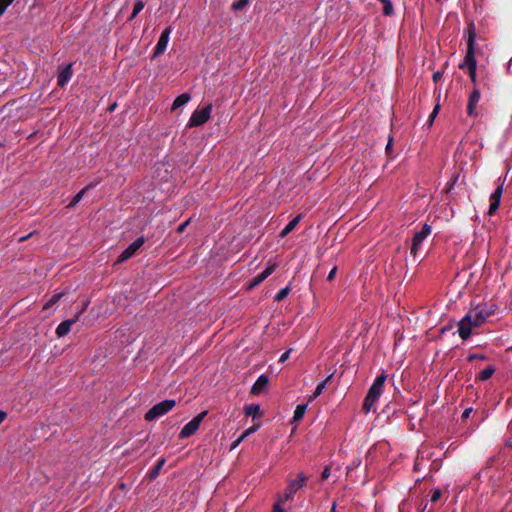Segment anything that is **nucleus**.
<instances>
[{
  "label": "nucleus",
  "instance_id": "obj_24",
  "mask_svg": "<svg viewBox=\"0 0 512 512\" xmlns=\"http://www.w3.org/2000/svg\"><path fill=\"white\" fill-rule=\"evenodd\" d=\"M164 464H165V458H161L156 463V465L152 469H150L149 474H148L149 478L155 479L159 475L160 470L162 469Z\"/></svg>",
  "mask_w": 512,
  "mask_h": 512
},
{
  "label": "nucleus",
  "instance_id": "obj_14",
  "mask_svg": "<svg viewBox=\"0 0 512 512\" xmlns=\"http://www.w3.org/2000/svg\"><path fill=\"white\" fill-rule=\"evenodd\" d=\"M170 33L171 27H167L165 30H163L154 48L153 57H157L158 55L163 54L165 52L169 42Z\"/></svg>",
  "mask_w": 512,
  "mask_h": 512
},
{
  "label": "nucleus",
  "instance_id": "obj_37",
  "mask_svg": "<svg viewBox=\"0 0 512 512\" xmlns=\"http://www.w3.org/2000/svg\"><path fill=\"white\" fill-rule=\"evenodd\" d=\"M330 477V467L326 466L321 473L322 480H327Z\"/></svg>",
  "mask_w": 512,
  "mask_h": 512
},
{
  "label": "nucleus",
  "instance_id": "obj_25",
  "mask_svg": "<svg viewBox=\"0 0 512 512\" xmlns=\"http://www.w3.org/2000/svg\"><path fill=\"white\" fill-rule=\"evenodd\" d=\"M244 413L246 416L256 417L260 414V406L258 404H250L245 406Z\"/></svg>",
  "mask_w": 512,
  "mask_h": 512
},
{
  "label": "nucleus",
  "instance_id": "obj_33",
  "mask_svg": "<svg viewBox=\"0 0 512 512\" xmlns=\"http://www.w3.org/2000/svg\"><path fill=\"white\" fill-rule=\"evenodd\" d=\"M14 0H0V16H2L6 9L12 4Z\"/></svg>",
  "mask_w": 512,
  "mask_h": 512
},
{
  "label": "nucleus",
  "instance_id": "obj_40",
  "mask_svg": "<svg viewBox=\"0 0 512 512\" xmlns=\"http://www.w3.org/2000/svg\"><path fill=\"white\" fill-rule=\"evenodd\" d=\"M247 436V433H243L233 444H232V447L231 449H234L235 447H237L244 439L245 437Z\"/></svg>",
  "mask_w": 512,
  "mask_h": 512
},
{
  "label": "nucleus",
  "instance_id": "obj_41",
  "mask_svg": "<svg viewBox=\"0 0 512 512\" xmlns=\"http://www.w3.org/2000/svg\"><path fill=\"white\" fill-rule=\"evenodd\" d=\"M442 77H443V72H442V71H436V72L433 74V80H434V82H438Z\"/></svg>",
  "mask_w": 512,
  "mask_h": 512
},
{
  "label": "nucleus",
  "instance_id": "obj_1",
  "mask_svg": "<svg viewBox=\"0 0 512 512\" xmlns=\"http://www.w3.org/2000/svg\"><path fill=\"white\" fill-rule=\"evenodd\" d=\"M467 51L462 63L459 64L460 70L467 69L471 82L476 86L477 83V60L475 57L476 28L473 22L468 24L467 28Z\"/></svg>",
  "mask_w": 512,
  "mask_h": 512
},
{
  "label": "nucleus",
  "instance_id": "obj_50",
  "mask_svg": "<svg viewBox=\"0 0 512 512\" xmlns=\"http://www.w3.org/2000/svg\"><path fill=\"white\" fill-rule=\"evenodd\" d=\"M115 107H116V104H113V105L110 107V111H113Z\"/></svg>",
  "mask_w": 512,
  "mask_h": 512
},
{
  "label": "nucleus",
  "instance_id": "obj_45",
  "mask_svg": "<svg viewBox=\"0 0 512 512\" xmlns=\"http://www.w3.org/2000/svg\"><path fill=\"white\" fill-rule=\"evenodd\" d=\"M33 234L30 233L29 235H26V236H23V237H20L19 238V242H24L26 241L28 238H30Z\"/></svg>",
  "mask_w": 512,
  "mask_h": 512
},
{
  "label": "nucleus",
  "instance_id": "obj_44",
  "mask_svg": "<svg viewBox=\"0 0 512 512\" xmlns=\"http://www.w3.org/2000/svg\"><path fill=\"white\" fill-rule=\"evenodd\" d=\"M274 512H284V510L281 507L280 503H275V505H274Z\"/></svg>",
  "mask_w": 512,
  "mask_h": 512
},
{
  "label": "nucleus",
  "instance_id": "obj_3",
  "mask_svg": "<svg viewBox=\"0 0 512 512\" xmlns=\"http://www.w3.org/2000/svg\"><path fill=\"white\" fill-rule=\"evenodd\" d=\"M176 405V401L173 399H167L155 404L152 408H150L144 416L146 421H154L161 416L167 414L170 410H172Z\"/></svg>",
  "mask_w": 512,
  "mask_h": 512
},
{
  "label": "nucleus",
  "instance_id": "obj_6",
  "mask_svg": "<svg viewBox=\"0 0 512 512\" xmlns=\"http://www.w3.org/2000/svg\"><path fill=\"white\" fill-rule=\"evenodd\" d=\"M207 411H202L197 416H195L192 420H190L180 431L179 438L185 439L193 435L198 429L201 422L204 420L207 415Z\"/></svg>",
  "mask_w": 512,
  "mask_h": 512
},
{
  "label": "nucleus",
  "instance_id": "obj_21",
  "mask_svg": "<svg viewBox=\"0 0 512 512\" xmlns=\"http://www.w3.org/2000/svg\"><path fill=\"white\" fill-rule=\"evenodd\" d=\"M495 367L493 365L487 366L476 375L477 381H487L495 373Z\"/></svg>",
  "mask_w": 512,
  "mask_h": 512
},
{
  "label": "nucleus",
  "instance_id": "obj_42",
  "mask_svg": "<svg viewBox=\"0 0 512 512\" xmlns=\"http://www.w3.org/2000/svg\"><path fill=\"white\" fill-rule=\"evenodd\" d=\"M336 272H337V267H334L328 274L327 276V280L328 281H332L336 275Z\"/></svg>",
  "mask_w": 512,
  "mask_h": 512
},
{
  "label": "nucleus",
  "instance_id": "obj_30",
  "mask_svg": "<svg viewBox=\"0 0 512 512\" xmlns=\"http://www.w3.org/2000/svg\"><path fill=\"white\" fill-rule=\"evenodd\" d=\"M376 401L377 400L371 399L369 396L366 395L364 402H363V411L365 413H368L372 409V407Z\"/></svg>",
  "mask_w": 512,
  "mask_h": 512
},
{
  "label": "nucleus",
  "instance_id": "obj_43",
  "mask_svg": "<svg viewBox=\"0 0 512 512\" xmlns=\"http://www.w3.org/2000/svg\"><path fill=\"white\" fill-rule=\"evenodd\" d=\"M7 417V412H5L4 410H0V424L6 419Z\"/></svg>",
  "mask_w": 512,
  "mask_h": 512
},
{
  "label": "nucleus",
  "instance_id": "obj_19",
  "mask_svg": "<svg viewBox=\"0 0 512 512\" xmlns=\"http://www.w3.org/2000/svg\"><path fill=\"white\" fill-rule=\"evenodd\" d=\"M190 99H191V96H190L189 93H182L181 95L176 97V99L173 101V104L171 106V110L172 111L177 110L181 106H183L186 103H188L190 101Z\"/></svg>",
  "mask_w": 512,
  "mask_h": 512
},
{
  "label": "nucleus",
  "instance_id": "obj_46",
  "mask_svg": "<svg viewBox=\"0 0 512 512\" xmlns=\"http://www.w3.org/2000/svg\"><path fill=\"white\" fill-rule=\"evenodd\" d=\"M257 429V427H250L249 429H247L244 433H247V436L250 434V433H253L255 432Z\"/></svg>",
  "mask_w": 512,
  "mask_h": 512
},
{
  "label": "nucleus",
  "instance_id": "obj_20",
  "mask_svg": "<svg viewBox=\"0 0 512 512\" xmlns=\"http://www.w3.org/2000/svg\"><path fill=\"white\" fill-rule=\"evenodd\" d=\"M333 377V374L329 375L325 380H323L322 382H320L315 391L313 392L312 395L309 396V399L308 401L309 402H312L313 400H315L318 396L321 395V393L323 392V390L325 389L327 383L332 379Z\"/></svg>",
  "mask_w": 512,
  "mask_h": 512
},
{
  "label": "nucleus",
  "instance_id": "obj_5",
  "mask_svg": "<svg viewBox=\"0 0 512 512\" xmlns=\"http://www.w3.org/2000/svg\"><path fill=\"white\" fill-rule=\"evenodd\" d=\"M211 112H212V104H207L202 109H196L192 113V115L189 119L188 126L189 127H198V126L203 125L204 123H206L209 120V118L211 116Z\"/></svg>",
  "mask_w": 512,
  "mask_h": 512
},
{
  "label": "nucleus",
  "instance_id": "obj_48",
  "mask_svg": "<svg viewBox=\"0 0 512 512\" xmlns=\"http://www.w3.org/2000/svg\"><path fill=\"white\" fill-rule=\"evenodd\" d=\"M136 16H137V15H134V11H132V13H131V15H130V17H129V19H128V20H130V21H131V20H133Z\"/></svg>",
  "mask_w": 512,
  "mask_h": 512
},
{
  "label": "nucleus",
  "instance_id": "obj_27",
  "mask_svg": "<svg viewBox=\"0 0 512 512\" xmlns=\"http://www.w3.org/2000/svg\"><path fill=\"white\" fill-rule=\"evenodd\" d=\"M289 292H290V287H289V286H286V287H284V288L280 289V290L276 293V295L274 296V301H276V302H281V301H283V300L287 297V295L289 294Z\"/></svg>",
  "mask_w": 512,
  "mask_h": 512
},
{
  "label": "nucleus",
  "instance_id": "obj_2",
  "mask_svg": "<svg viewBox=\"0 0 512 512\" xmlns=\"http://www.w3.org/2000/svg\"><path fill=\"white\" fill-rule=\"evenodd\" d=\"M307 479L308 477L303 472H300L298 473L296 479L289 480L283 497H280L277 503L282 505L286 501L292 500L297 491H299L305 485Z\"/></svg>",
  "mask_w": 512,
  "mask_h": 512
},
{
  "label": "nucleus",
  "instance_id": "obj_26",
  "mask_svg": "<svg viewBox=\"0 0 512 512\" xmlns=\"http://www.w3.org/2000/svg\"><path fill=\"white\" fill-rule=\"evenodd\" d=\"M383 4V15L392 16L394 14V7L391 0H379Z\"/></svg>",
  "mask_w": 512,
  "mask_h": 512
},
{
  "label": "nucleus",
  "instance_id": "obj_34",
  "mask_svg": "<svg viewBox=\"0 0 512 512\" xmlns=\"http://www.w3.org/2000/svg\"><path fill=\"white\" fill-rule=\"evenodd\" d=\"M439 110H440V105L436 104V106L434 107L433 111L429 115V118H428L429 125H432V123H433L434 119L436 118Z\"/></svg>",
  "mask_w": 512,
  "mask_h": 512
},
{
  "label": "nucleus",
  "instance_id": "obj_23",
  "mask_svg": "<svg viewBox=\"0 0 512 512\" xmlns=\"http://www.w3.org/2000/svg\"><path fill=\"white\" fill-rule=\"evenodd\" d=\"M306 409H307V404H299L296 406V409L294 410V415H293V422H298L300 421L305 412H306Z\"/></svg>",
  "mask_w": 512,
  "mask_h": 512
},
{
  "label": "nucleus",
  "instance_id": "obj_47",
  "mask_svg": "<svg viewBox=\"0 0 512 512\" xmlns=\"http://www.w3.org/2000/svg\"><path fill=\"white\" fill-rule=\"evenodd\" d=\"M392 146V139L390 138L388 144L386 145V151L389 152Z\"/></svg>",
  "mask_w": 512,
  "mask_h": 512
},
{
  "label": "nucleus",
  "instance_id": "obj_28",
  "mask_svg": "<svg viewBox=\"0 0 512 512\" xmlns=\"http://www.w3.org/2000/svg\"><path fill=\"white\" fill-rule=\"evenodd\" d=\"M64 295L63 292H59V293H56L54 294L47 302L46 304L44 305V309H49L51 308L53 305H55L61 298L62 296Z\"/></svg>",
  "mask_w": 512,
  "mask_h": 512
},
{
  "label": "nucleus",
  "instance_id": "obj_9",
  "mask_svg": "<svg viewBox=\"0 0 512 512\" xmlns=\"http://www.w3.org/2000/svg\"><path fill=\"white\" fill-rule=\"evenodd\" d=\"M145 240L143 237L137 238L135 241H133L117 258V263H122L131 257H133L136 252L141 248V246L144 244Z\"/></svg>",
  "mask_w": 512,
  "mask_h": 512
},
{
  "label": "nucleus",
  "instance_id": "obj_4",
  "mask_svg": "<svg viewBox=\"0 0 512 512\" xmlns=\"http://www.w3.org/2000/svg\"><path fill=\"white\" fill-rule=\"evenodd\" d=\"M496 306L494 304H478L468 312L472 316L476 325L481 326L491 315L494 314Z\"/></svg>",
  "mask_w": 512,
  "mask_h": 512
},
{
  "label": "nucleus",
  "instance_id": "obj_18",
  "mask_svg": "<svg viewBox=\"0 0 512 512\" xmlns=\"http://www.w3.org/2000/svg\"><path fill=\"white\" fill-rule=\"evenodd\" d=\"M97 185V182H91L87 186H85L82 190H80L69 202L67 205L68 209L74 208L84 197V195L87 193L88 190L94 188Z\"/></svg>",
  "mask_w": 512,
  "mask_h": 512
},
{
  "label": "nucleus",
  "instance_id": "obj_15",
  "mask_svg": "<svg viewBox=\"0 0 512 512\" xmlns=\"http://www.w3.org/2000/svg\"><path fill=\"white\" fill-rule=\"evenodd\" d=\"M269 384V377L265 374H262L258 377L255 383L252 385L250 393L252 395H259L264 392Z\"/></svg>",
  "mask_w": 512,
  "mask_h": 512
},
{
  "label": "nucleus",
  "instance_id": "obj_11",
  "mask_svg": "<svg viewBox=\"0 0 512 512\" xmlns=\"http://www.w3.org/2000/svg\"><path fill=\"white\" fill-rule=\"evenodd\" d=\"M277 268L276 263L269 262L265 270L255 276L248 284V289L251 290L262 283L268 276H270Z\"/></svg>",
  "mask_w": 512,
  "mask_h": 512
},
{
  "label": "nucleus",
  "instance_id": "obj_36",
  "mask_svg": "<svg viewBox=\"0 0 512 512\" xmlns=\"http://www.w3.org/2000/svg\"><path fill=\"white\" fill-rule=\"evenodd\" d=\"M190 221H191V219H188L185 222L181 223L177 228V232L183 233L185 231L186 227L189 225Z\"/></svg>",
  "mask_w": 512,
  "mask_h": 512
},
{
  "label": "nucleus",
  "instance_id": "obj_38",
  "mask_svg": "<svg viewBox=\"0 0 512 512\" xmlns=\"http://www.w3.org/2000/svg\"><path fill=\"white\" fill-rule=\"evenodd\" d=\"M292 351V349H289L287 351H285L279 358V362L280 363H284L286 360H288L289 356H290V352Z\"/></svg>",
  "mask_w": 512,
  "mask_h": 512
},
{
  "label": "nucleus",
  "instance_id": "obj_29",
  "mask_svg": "<svg viewBox=\"0 0 512 512\" xmlns=\"http://www.w3.org/2000/svg\"><path fill=\"white\" fill-rule=\"evenodd\" d=\"M249 4V0H238L231 5L233 11H240Z\"/></svg>",
  "mask_w": 512,
  "mask_h": 512
},
{
  "label": "nucleus",
  "instance_id": "obj_31",
  "mask_svg": "<svg viewBox=\"0 0 512 512\" xmlns=\"http://www.w3.org/2000/svg\"><path fill=\"white\" fill-rule=\"evenodd\" d=\"M442 496V491L440 489H434L431 491L430 501L432 503H436L440 500Z\"/></svg>",
  "mask_w": 512,
  "mask_h": 512
},
{
  "label": "nucleus",
  "instance_id": "obj_17",
  "mask_svg": "<svg viewBox=\"0 0 512 512\" xmlns=\"http://www.w3.org/2000/svg\"><path fill=\"white\" fill-rule=\"evenodd\" d=\"M79 315L80 313L73 319H67L65 321H62L56 328V334L57 336L60 338V337H64L66 336L70 330H71V327L74 323H76V321L78 320L79 318Z\"/></svg>",
  "mask_w": 512,
  "mask_h": 512
},
{
  "label": "nucleus",
  "instance_id": "obj_35",
  "mask_svg": "<svg viewBox=\"0 0 512 512\" xmlns=\"http://www.w3.org/2000/svg\"><path fill=\"white\" fill-rule=\"evenodd\" d=\"M487 357L483 354H470L468 357H467V360L469 362H472L474 360H485Z\"/></svg>",
  "mask_w": 512,
  "mask_h": 512
},
{
  "label": "nucleus",
  "instance_id": "obj_8",
  "mask_svg": "<svg viewBox=\"0 0 512 512\" xmlns=\"http://www.w3.org/2000/svg\"><path fill=\"white\" fill-rule=\"evenodd\" d=\"M432 232V228L429 224L425 223L422 226V229L418 232H416L412 238V243L410 247V253L413 256H416L418 253V250L420 249L422 242L429 236Z\"/></svg>",
  "mask_w": 512,
  "mask_h": 512
},
{
  "label": "nucleus",
  "instance_id": "obj_10",
  "mask_svg": "<svg viewBox=\"0 0 512 512\" xmlns=\"http://www.w3.org/2000/svg\"><path fill=\"white\" fill-rule=\"evenodd\" d=\"M386 378H387L386 375L383 373L378 375L375 378L371 387L369 388L367 396H369L371 399L377 400L383 392V387H384Z\"/></svg>",
  "mask_w": 512,
  "mask_h": 512
},
{
  "label": "nucleus",
  "instance_id": "obj_22",
  "mask_svg": "<svg viewBox=\"0 0 512 512\" xmlns=\"http://www.w3.org/2000/svg\"><path fill=\"white\" fill-rule=\"evenodd\" d=\"M301 220V215H297L295 218H293L284 228L283 230L280 232V236L281 237H285L286 235H288L290 232H292L294 230V228L297 226V224L300 222Z\"/></svg>",
  "mask_w": 512,
  "mask_h": 512
},
{
  "label": "nucleus",
  "instance_id": "obj_39",
  "mask_svg": "<svg viewBox=\"0 0 512 512\" xmlns=\"http://www.w3.org/2000/svg\"><path fill=\"white\" fill-rule=\"evenodd\" d=\"M472 411H473V409H472L471 407L466 408V409L463 411L461 418H462L463 420L468 419V418L470 417V415H471Z\"/></svg>",
  "mask_w": 512,
  "mask_h": 512
},
{
  "label": "nucleus",
  "instance_id": "obj_12",
  "mask_svg": "<svg viewBox=\"0 0 512 512\" xmlns=\"http://www.w3.org/2000/svg\"><path fill=\"white\" fill-rule=\"evenodd\" d=\"M481 99L480 90L474 86L472 92L469 95L468 103H467V114L471 117L477 116L476 107Z\"/></svg>",
  "mask_w": 512,
  "mask_h": 512
},
{
  "label": "nucleus",
  "instance_id": "obj_49",
  "mask_svg": "<svg viewBox=\"0 0 512 512\" xmlns=\"http://www.w3.org/2000/svg\"><path fill=\"white\" fill-rule=\"evenodd\" d=\"M330 512H336V503L334 502Z\"/></svg>",
  "mask_w": 512,
  "mask_h": 512
},
{
  "label": "nucleus",
  "instance_id": "obj_13",
  "mask_svg": "<svg viewBox=\"0 0 512 512\" xmlns=\"http://www.w3.org/2000/svg\"><path fill=\"white\" fill-rule=\"evenodd\" d=\"M502 194H503V183H500L490 196V199H489L490 205H489L488 215L492 216L496 213V211L499 208L500 202H501Z\"/></svg>",
  "mask_w": 512,
  "mask_h": 512
},
{
  "label": "nucleus",
  "instance_id": "obj_32",
  "mask_svg": "<svg viewBox=\"0 0 512 512\" xmlns=\"http://www.w3.org/2000/svg\"><path fill=\"white\" fill-rule=\"evenodd\" d=\"M144 6L145 3L142 0H136L133 7L134 15H138L143 10Z\"/></svg>",
  "mask_w": 512,
  "mask_h": 512
},
{
  "label": "nucleus",
  "instance_id": "obj_16",
  "mask_svg": "<svg viewBox=\"0 0 512 512\" xmlns=\"http://www.w3.org/2000/svg\"><path fill=\"white\" fill-rule=\"evenodd\" d=\"M73 75L72 64L65 65L57 75V84L59 87H64Z\"/></svg>",
  "mask_w": 512,
  "mask_h": 512
},
{
  "label": "nucleus",
  "instance_id": "obj_7",
  "mask_svg": "<svg viewBox=\"0 0 512 512\" xmlns=\"http://www.w3.org/2000/svg\"><path fill=\"white\" fill-rule=\"evenodd\" d=\"M475 323L469 312L458 322V333L462 340H467L471 336L472 330L480 327Z\"/></svg>",
  "mask_w": 512,
  "mask_h": 512
}]
</instances>
